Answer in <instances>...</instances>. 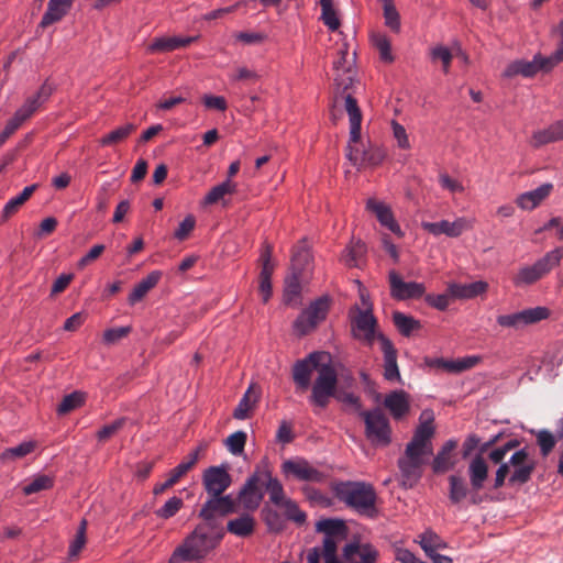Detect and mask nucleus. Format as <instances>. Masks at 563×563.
Wrapping results in <instances>:
<instances>
[{
    "mask_svg": "<svg viewBox=\"0 0 563 563\" xmlns=\"http://www.w3.org/2000/svg\"><path fill=\"white\" fill-rule=\"evenodd\" d=\"M224 529L217 522L199 523L175 548L168 563L201 562L218 548L224 537Z\"/></svg>",
    "mask_w": 563,
    "mask_h": 563,
    "instance_id": "1",
    "label": "nucleus"
},
{
    "mask_svg": "<svg viewBox=\"0 0 563 563\" xmlns=\"http://www.w3.org/2000/svg\"><path fill=\"white\" fill-rule=\"evenodd\" d=\"M263 488L268 493L269 500L277 507H282L288 499L282 483L278 478L273 477L268 468H256L246 479L238 496L245 509L255 510L260 507L264 498Z\"/></svg>",
    "mask_w": 563,
    "mask_h": 563,
    "instance_id": "2",
    "label": "nucleus"
},
{
    "mask_svg": "<svg viewBox=\"0 0 563 563\" xmlns=\"http://www.w3.org/2000/svg\"><path fill=\"white\" fill-rule=\"evenodd\" d=\"M316 531L323 533L322 548L314 547L307 554L308 563H341L338 547L347 539L349 529L341 519H322L316 523Z\"/></svg>",
    "mask_w": 563,
    "mask_h": 563,
    "instance_id": "3",
    "label": "nucleus"
},
{
    "mask_svg": "<svg viewBox=\"0 0 563 563\" xmlns=\"http://www.w3.org/2000/svg\"><path fill=\"white\" fill-rule=\"evenodd\" d=\"M336 498L358 515L376 518L377 494L372 484L366 482L346 481L338 483L334 488Z\"/></svg>",
    "mask_w": 563,
    "mask_h": 563,
    "instance_id": "4",
    "label": "nucleus"
},
{
    "mask_svg": "<svg viewBox=\"0 0 563 563\" xmlns=\"http://www.w3.org/2000/svg\"><path fill=\"white\" fill-rule=\"evenodd\" d=\"M534 470L536 462L530 459L526 449H521L515 452L508 462L499 465L495 474L494 488H501L507 477L510 486L523 485L531 479Z\"/></svg>",
    "mask_w": 563,
    "mask_h": 563,
    "instance_id": "5",
    "label": "nucleus"
},
{
    "mask_svg": "<svg viewBox=\"0 0 563 563\" xmlns=\"http://www.w3.org/2000/svg\"><path fill=\"white\" fill-rule=\"evenodd\" d=\"M563 257V250L555 249L548 252L533 265L521 267L514 276L512 283L517 287L528 286L537 283L558 266Z\"/></svg>",
    "mask_w": 563,
    "mask_h": 563,
    "instance_id": "6",
    "label": "nucleus"
},
{
    "mask_svg": "<svg viewBox=\"0 0 563 563\" xmlns=\"http://www.w3.org/2000/svg\"><path fill=\"white\" fill-rule=\"evenodd\" d=\"M365 423V435L374 445L386 446L391 442L389 420L380 409L362 411Z\"/></svg>",
    "mask_w": 563,
    "mask_h": 563,
    "instance_id": "7",
    "label": "nucleus"
},
{
    "mask_svg": "<svg viewBox=\"0 0 563 563\" xmlns=\"http://www.w3.org/2000/svg\"><path fill=\"white\" fill-rule=\"evenodd\" d=\"M338 375L331 365H321L318 377L311 386L310 402L319 408H325L330 398L335 395Z\"/></svg>",
    "mask_w": 563,
    "mask_h": 563,
    "instance_id": "8",
    "label": "nucleus"
},
{
    "mask_svg": "<svg viewBox=\"0 0 563 563\" xmlns=\"http://www.w3.org/2000/svg\"><path fill=\"white\" fill-rule=\"evenodd\" d=\"M352 333L355 339L362 340L366 345L372 346L374 340H378L376 332L377 320L374 317L372 309H361L354 306L350 312Z\"/></svg>",
    "mask_w": 563,
    "mask_h": 563,
    "instance_id": "9",
    "label": "nucleus"
},
{
    "mask_svg": "<svg viewBox=\"0 0 563 563\" xmlns=\"http://www.w3.org/2000/svg\"><path fill=\"white\" fill-rule=\"evenodd\" d=\"M282 473L286 478L296 479L307 483H323L327 478L325 474L314 467L303 457H294L285 460L280 466Z\"/></svg>",
    "mask_w": 563,
    "mask_h": 563,
    "instance_id": "10",
    "label": "nucleus"
},
{
    "mask_svg": "<svg viewBox=\"0 0 563 563\" xmlns=\"http://www.w3.org/2000/svg\"><path fill=\"white\" fill-rule=\"evenodd\" d=\"M427 412H422L420 416V423L413 432L412 439L407 443L406 451L410 453H417L423 456L431 455L432 450V438L434 435L433 417Z\"/></svg>",
    "mask_w": 563,
    "mask_h": 563,
    "instance_id": "11",
    "label": "nucleus"
},
{
    "mask_svg": "<svg viewBox=\"0 0 563 563\" xmlns=\"http://www.w3.org/2000/svg\"><path fill=\"white\" fill-rule=\"evenodd\" d=\"M329 310V302L325 298H319L303 310L295 321V330L305 335L313 330L322 320L325 319Z\"/></svg>",
    "mask_w": 563,
    "mask_h": 563,
    "instance_id": "12",
    "label": "nucleus"
},
{
    "mask_svg": "<svg viewBox=\"0 0 563 563\" xmlns=\"http://www.w3.org/2000/svg\"><path fill=\"white\" fill-rule=\"evenodd\" d=\"M236 503L231 495L208 496V499L199 510L198 517L202 523L216 522L217 516L225 517L235 512Z\"/></svg>",
    "mask_w": 563,
    "mask_h": 563,
    "instance_id": "13",
    "label": "nucleus"
},
{
    "mask_svg": "<svg viewBox=\"0 0 563 563\" xmlns=\"http://www.w3.org/2000/svg\"><path fill=\"white\" fill-rule=\"evenodd\" d=\"M549 316L550 310L548 308L534 307L511 314H501L497 318V323L505 328L519 329L545 320Z\"/></svg>",
    "mask_w": 563,
    "mask_h": 563,
    "instance_id": "14",
    "label": "nucleus"
},
{
    "mask_svg": "<svg viewBox=\"0 0 563 563\" xmlns=\"http://www.w3.org/2000/svg\"><path fill=\"white\" fill-rule=\"evenodd\" d=\"M475 220L467 217L456 218L453 222L442 220L439 222H422L421 228L428 233L439 236L445 234L449 238H457L474 227Z\"/></svg>",
    "mask_w": 563,
    "mask_h": 563,
    "instance_id": "15",
    "label": "nucleus"
},
{
    "mask_svg": "<svg viewBox=\"0 0 563 563\" xmlns=\"http://www.w3.org/2000/svg\"><path fill=\"white\" fill-rule=\"evenodd\" d=\"M232 477L228 466H210L202 474V485L208 496H219L231 486Z\"/></svg>",
    "mask_w": 563,
    "mask_h": 563,
    "instance_id": "16",
    "label": "nucleus"
},
{
    "mask_svg": "<svg viewBox=\"0 0 563 563\" xmlns=\"http://www.w3.org/2000/svg\"><path fill=\"white\" fill-rule=\"evenodd\" d=\"M423 455L410 453L405 450L404 456L398 460V467L401 474V484L406 488H412L422 476L424 464Z\"/></svg>",
    "mask_w": 563,
    "mask_h": 563,
    "instance_id": "17",
    "label": "nucleus"
},
{
    "mask_svg": "<svg viewBox=\"0 0 563 563\" xmlns=\"http://www.w3.org/2000/svg\"><path fill=\"white\" fill-rule=\"evenodd\" d=\"M52 93V86L45 81L34 95L25 99L11 119L21 126L49 99Z\"/></svg>",
    "mask_w": 563,
    "mask_h": 563,
    "instance_id": "18",
    "label": "nucleus"
},
{
    "mask_svg": "<svg viewBox=\"0 0 563 563\" xmlns=\"http://www.w3.org/2000/svg\"><path fill=\"white\" fill-rule=\"evenodd\" d=\"M206 450V445L201 444L191 453H189L181 463L174 467L164 483L154 486V495L163 494L165 490L172 488L179 479L185 476L198 462L199 455Z\"/></svg>",
    "mask_w": 563,
    "mask_h": 563,
    "instance_id": "19",
    "label": "nucleus"
},
{
    "mask_svg": "<svg viewBox=\"0 0 563 563\" xmlns=\"http://www.w3.org/2000/svg\"><path fill=\"white\" fill-rule=\"evenodd\" d=\"M378 556L379 552L374 545L355 540L343 547L341 563H376Z\"/></svg>",
    "mask_w": 563,
    "mask_h": 563,
    "instance_id": "20",
    "label": "nucleus"
},
{
    "mask_svg": "<svg viewBox=\"0 0 563 563\" xmlns=\"http://www.w3.org/2000/svg\"><path fill=\"white\" fill-rule=\"evenodd\" d=\"M320 356V353L313 352L294 364L292 379L297 390L306 391L310 387L312 372L321 366Z\"/></svg>",
    "mask_w": 563,
    "mask_h": 563,
    "instance_id": "21",
    "label": "nucleus"
},
{
    "mask_svg": "<svg viewBox=\"0 0 563 563\" xmlns=\"http://www.w3.org/2000/svg\"><path fill=\"white\" fill-rule=\"evenodd\" d=\"M358 143H350L347 146V158L356 167H367L379 165L385 156V151L379 146H369L367 150H360Z\"/></svg>",
    "mask_w": 563,
    "mask_h": 563,
    "instance_id": "22",
    "label": "nucleus"
},
{
    "mask_svg": "<svg viewBox=\"0 0 563 563\" xmlns=\"http://www.w3.org/2000/svg\"><path fill=\"white\" fill-rule=\"evenodd\" d=\"M389 285L390 295L397 300L420 298L426 291L423 284L416 282H404L395 271L389 273Z\"/></svg>",
    "mask_w": 563,
    "mask_h": 563,
    "instance_id": "23",
    "label": "nucleus"
},
{
    "mask_svg": "<svg viewBox=\"0 0 563 563\" xmlns=\"http://www.w3.org/2000/svg\"><path fill=\"white\" fill-rule=\"evenodd\" d=\"M378 341L380 343V350L383 352V376L387 382L394 383H402L401 376L399 372V367L397 364V350L395 349L393 342L386 338L383 333L378 334Z\"/></svg>",
    "mask_w": 563,
    "mask_h": 563,
    "instance_id": "24",
    "label": "nucleus"
},
{
    "mask_svg": "<svg viewBox=\"0 0 563 563\" xmlns=\"http://www.w3.org/2000/svg\"><path fill=\"white\" fill-rule=\"evenodd\" d=\"M468 476L472 487V504L477 505L481 499L478 492L484 488L488 478V465L482 455H476L468 464Z\"/></svg>",
    "mask_w": 563,
    "mask_h": 563,
    "instance_id": "25",
    "label": "nucleus"
},
{
    "mask_svg": "<svg viewBox=\"0 0 563 563\" xmlns=\"http://www.w3.org/2000/svg\"><path fill=\"white\" fill-rule=\"evenodd\" d=\"M366 209L375 214L383 227L387 228L399 238L404 236V232L395 220L394 213L388 205L374 198H369L366 201Z\"/></svg>",
    "mask_w": 563,
    "mask_h": 563,
    "instance_id": "26",
    "label": "nucleus"
},
{
    "mask_svg": "<svg viewBox=\"0 0 563 563\" xmlns=\"http://www.w3.org/2000/svg\"><path fill=\"white\" fill-rule=\"evenodd\" d=\"M384 406L395 420H400L410 410V397L402 389L394 390L386 395Z\"/></svg>",
    "mask_w": 563,
    "mask_h": 563,
    "instance_id": "27",
    "label": "nucleus"
},
{
    "mask_svg": "<svg viewBox=\"0 0 563 563\" xmlns=\"http://www.w3.org/2000/svg\"><path fill=\"white\" fill-rule=\"evenodd\" d=\"M553 190V184H542L537 189L526 191L519 195L516 199L517 206L522 210H533L545 200Z\"/></svg>",
    "mask_w": 563,
    "mask_h": 563,
    "instance_id": "28",
    "label": "nucleus"
},
{
    "mask_svg": "<svg viewBox=\"0 0 563 563\" xmlns=\"http://www.w3.org/2000/svg\"><path fill=\"white\" fill-rule=\"evenodd\" d=\"M75 0H49L46 12L40 22L41 27H47L62 21L70 11Z\"/></svg>",
    "mask_w": 563,
    "mask_h": 563,
    "instance_id": "29",
    "label": "nucleus"
},
{
    "mask_svg": "<svg viewBox=\"0 0 563 563\" xmlns=\"http://www.w3.org/2000/svg\"><path fill=\"white\" fill-rule=\"evenodd\" d=\"M539 70H545L544 62L540 55L534 56L532 60H516L507 66L504 71L505 77H514L522 75L523 77H531Z\"/></svg>",
    "mask_w": 563,
    "mask_h": 563,
    "instance_id": "30",
    "label": "nucleus"
},
{
    "mask_svg": "<svg viewBox=\"0 0 563 563\" xmlns=\"http://www.w3.org/2000/svg\"><path fill=\"white\" fill-rule=\"evenodd\" d=\"M488 284L483 280H477L471 284L451 283L448 286V291L454 299H472L487 291Z\"/></svg>",
    "mask_w": 563,
    "mask_h": 563,
    "instance_id": "31",
    "label": "nucleus"
},
{
    "mask_svg": "<svg viewBox=\"0 0 563 563\" xmlns=\"http://www.w3.org/2000/svg\"><path fill=\"white\" fill-rule=\"evenodd\" d=\"M345 110L350 120V143H358L361 140L362 113L356 99L346 95Z\"/></svg>",
    "mask_w": 563,
    "mask_h": 563,
    "instance_id": "32",
    "label": "nucleus"
},
{
    "mask_svg": "<svg viewBox=\"0 0 563 563\" xmlns=\"http://www.w3.org/2000/svg\"><path fill=\"white\" fill-rule=\"evenodd\" d=\"M457 446L456 440H448L441 450L437 453L432 462V470L437 474L445 473L451 470L455 462L453 460V451Z\"/></svg>",
    "mask_w": 563,
    "mask_h": 563,
    "instance_id": "33",
    "label": "nucleus"
},
{
    "mask_svg": "<svg viewBox=\"0 0 563 563\" xmlns=\"http://www.w3.org/2000/svg\"><path fill=\"white\" fill-rule=\"evenodd\" d=\"M255 526V518L252 515L244 512L228 521L227 531L239 538H247L254 533Z\"/></svg>",
    "mask_w": 563,
    "mask_h": 563,
    "instance_id": "34",
    "label": "nucleus"
},
{
    "mask_svg": "<svg viewBox=\"0 0 563 563\" xmlns=\"http://www.w3.org/2000/svg\"><path fill=\"white\" fill-rule=\"evenodd\" d=\"M161 277L162 273L159 271H153L145 278L141 279L128 297L129 305L134 306L143 300L147 292L158 284Z\"/></svg>",
    "mask_w": 563,
    "mask_h": 563,
    "instance_id": "35",
    "label": "nucleus"
},
{
    "mask_svg": "<svg viewBox=\"0 0 563 563\" xmlns=\"http://www.w3.org/2000/svg\"><path fill=\"white\" fill-rule=\"evenodd\" d=\"M563 140V121H556L548 129L536 131L532 134L531 145L533 147H541L548 143Z\"/></svg>",
    "mask_w": 563,
    "mask_h": 563,
    "instance_id": "36",
    "label": "nucleus"
},
{
    "mask_svg": "<svg viewBox=\"0 0 563 563\" xmlns=\"http://www.w3.org/2000/svg\"><path fill=\"white\" fill-rule=\"evenodd\" d=\"M37 185L26 186L16 197L11 198L3 207L2 221L9 220L31 198Z\"/></svg>",
    "mask_w": 563,
    "mask_h": 563,
    "instance_id": "37",
    "label": "nucleus"
},
{
    "mask_svg": "<svg viewBox=\"0 0 563 563\" xmlns=\"http://www.w3.org/2000/svg\"><path fill=\"white\" fill-rule=\"evenodd\" d=\"M449 498L452 504H460L468 495L472 497V488L470 489L465 479L457 475L449 476Z\"/></svg>",
    "mask_w": 563,
    "mask_h": 563,
    "instance_id": "38",
    "label": "nucleus"
},
{
    "mask_svg": "<svg viewBox=\"0 0 563 563\" xmlns=\"http://www.w3.org/2000/svg\"><path fill=\"white\" fill-rule=\"evenodd\" d=\"M195 41V37H162L155 40L150 49L152 52H170L180 47H186Z\"/></svg>",
    "mask_w": 563,
    "mask_h": 563,
    "instance_id": "39",
    "label": "nucleus"
},
{
    "mask_svg": "<svg viewBox=\"0 0 563 563\" xmlns=\"http://www.w3.org/2000/svg\"><path fill=\"white\" fill-rule=\"evenodd\" d=\"M257 399L258 396L256 391L252 387H249L234 409L233 417L239 420L246 419L250 411L255 407Z\"/></svg>",
    "mask_w": 563,
    "mask_h": 563,
    "instance_id": "40",
    "label": "nucleus"
},
{
    "mask_svg": "<svg viewBox=\"0 0 563 563\" xmlns=\"http://www.w3.org/2000/svg\"><path fill=\"white\" fill-rule=\"evenodd\" d=\"M366 252L364 243L361 241L352 242L343 252L341 261L349 267H357Z\"/></svg>",
    "mask_w": 563,
    "mask_h": 563,
    "instance_id": "41",
    "label": "nucleus"
},
{
    "mask_svg": "<svg viewBox=\"0 0 563 563\" xmlns=\"http://www.w3.org/2000/svg\"><path fill=\"white\" fill-rule=\"evenodd\" d=\"M321 21L332 32L336 31L340 25V19L334 9L333 0H320Z\"/></svg>",
    "mask_w": 563,
    "mask_h": 563,
    "instance_id": "42",
    "label": "nucleus"
},
{
    "mask_svg": "<svg viewBox=\"0 0 563 563\" xmlns=\"http://www.w3.org/2000/svg\"><path fill=\"white\" fill-rule=\"evenodd\" d=\"M135 130L136 125L134 123L121 125L102 136L100 144L103 146L118 144L129 137Z\"/></svg>",
    "mask_w": 563,
    "mask_h": 563,
    "instance_id": "43",
    "label": "nucleus"
},
{
    "mask_svg": "<svg viewBox=\"0 0 563 563\" xmlns=\"http://www.w3.org/2000/svg\"><path fill=\"white\" fill-rule=\"evenodd\" d=\"M312 260L310 250L306 242H300L294 250L291 262L294 271L301 273Z\"/></svg>",
    "mask_w": 563,
    "mask_h": 563,
    "instance_id": "44",
    "label": "nucleus"
},
{
    "mask_svg": "<svg viewBox=\"0 0 563 563\" xmlns=\"http://www.w3.org/2000/svg\"><path fill=\"white\" fill-rule=\"evenodd\" d=\"M393 321L404 336H409L412 331L418 330L421 327L418 320L400 311H395L393 313Z\"/></svg>",
    "mask_w": 563,
    "mask_h": 563,
    "instance_id": "45",
    "label": "nucleus"
},
{
    "mask_svg": "<svg viewBox=\"0 0 563 563\" xmlns=\"http://www.w3.org/2000/svg\"><path fill=\"white\" fill-rule=\"evenodd\" d=\"M236 185L231 181V179H227L225 181L214 186L206 196L207 203H216L220 201L225 195H231L235 192Z\"/></svg>",
    "mask_w": 563,
    "mask_h": 563,
    "instance_id": "46",
    "label": "nucleus"
},
{
    "mask_svg": "<svg viewBox=\"0 0 563 563\" xmlns=\"http://www.w3.org/2000/svg\"><path fill=\"white\" fill-rule=\"evenodd\" d=\"M184 507V500L180 497L173 496L161 508L155 510L157 518L167 520L174 517Z\"/></svg>",
    "mask_w": 563,
    "mask_h": 563,
    "instance_id": "47",
    "label": "nucleus"
},
{
    "mask_svg": "<svg viewBox=\"0 0 563 563\" xmlns=\"http://www.w3.org/2000/svg\"><path fill=\"white\" fill-rule=\"evenodd\" d=\"M386 25L394 32L400 30V16L393 0H382Z\"/></svg>",
    "mask_w": 563,
    "mask_h": 563,
    "instance_id": "48",
    "label": "nucleus"
},
{
    "mask_svg": "<svg viewBox=\"0 0 563 563\" xmlns=\"http://www.w3.org/2000/svg\"><path fill=\"white\" fill-rule=\"evenodd\" d=\"M374 46L379 52V57L385 63H393L394 56L391 54V45L388 37L384 34H374L372 36Z\"/></svg>",
    "mask_w": 563,
    "mask_h": 563,
    "instance_id": "49",
    "label": "nucleus"
},
{
    "mask_svg": "<svg viewBox=\"0 0 563 563\" xmlns=\"http://www.w3.org/2000/svg\"><path fill=\"white\" fill-rule=\"evenodd\" d=\"M35 445L33 442H23L14 448L7 449L1 455L0 460L2 462L13 461L16 459H21L30 454L34 450Z\"/></svg>",
    "mask_w": 563,
    "mask_h": 563,
    "instance_id": "50",
    "label": "nucleus"
},
{
    "mask_svg": "<svg viewBox=\"0 0 563 563\" xmlns=\"http://www.w3.org/2000/svg\"><path fill=\"white\" fill-rule=\"evenodd\" d=\"M86 530H87V521L85 519H82L77 529L74 540L69 544L68 554H69L70 559L76 558L80 553V551L84 549V547L86 544Z\"/></svg>",
    "mask_w": 563,
    "mask_h": 563,
    "instance_id": "51",
    "label": "nucleus"
},
{
    "mask_svg": "<svg viewBox=\"0 0 563 563\" xmlns=\"http://www.w3.org/2000/svg\"><path fill=\"white\" fill-rule=\"evenodd\" d=\"M53 486V478L48 475H37L29 484L23 487L25 495H32L42 490H46Z\"/></svg>",
    "mask_w": 563,
    "mask_h": 563,
    "instance_id": "52",
    "label": "nucleus"
},
{
    "mask_svg": "<svg viewBox=\"0 0 563 563\" xmlns=\"http://www.w3.org/2000/svg\"><path fill=\"white\" fill-rule=\"evenodd\" d=\"M534 434L537 438V443L540 446L541 454L543 456H548L556 444L555 437L545 429L539 430L534 432Z\"/></svg>",
    "mask_w": 563,
    "mask_h": 563,
    "instance_id": "53",
    "label": "nucleus"
},
{
    "mask_svg": "<svg viewBox=\"0 0 563 563\" xmlns=\"http://www.w3.org/2000/svg\"><path fill=\"white\" fill-rule=\"evenodd\" d=\"M430 56L433 62L440 60L442 63V68H443L444 74L449 73V69H450V66L452 63V58H453V54L451 53V51L448 47H445L443 45H437L431 48Z\"/></svg>",
    "mask_w": 563,
    "mask_h": 563,
    "instance_id": "54",
    "label": "nucleus"
},
{
    "mask_svg": "<svg viewBox=\"0 0 563 563\" xmlns=\"http://www.w3.org/2000/svg\"><path fill=\"white\" fill-rule=\"evenodd\" d=\"M246 438L244 431H236L227 438L225 445L233 455H240L244 451Z\"/></svg>",
    "mask_w": 563,
    "mask_h": 563,
    "instance_id": "55",
    "label": "nucleus"
},
{
    "mask_svg": "<svg viewBox=\"0 0 563 563\" xmlns=\"http://www.w3.org/2000/svg\"><path fill=\"white\" fill-rule=\"evenodd\" d=\"M82 402H84L82 394H80L78 391L71 393L63 398V400L60 401V404L57 407V412L59 415H66L70 411H73L74 409L78 408L79 406H81Z\"/></svg>",
    "mask_w": 563,
    "mask_h": 563,
    "instance_id": "56",
    "label": "nucleus"
},
{
    "mask_svg": "<svg viewBox=\"0 0 563 563\" xmlns=\"http://www.w3.org/2000/svg\"><path fill=\"white\" fill-rule=\"evenodd\" d=\"M272 255H273V246L269 244H266L265 247L262 251L260 261H261V273L258 278H272V274L274 272V263L272 262Z\"/></svg>",
    "mask_w": 563,
    "mask_h": 563,
    "instance_id": "57",
    "label": "nucleus"
},
{
    "mask_svg": "<svg viewBox=\"0 0 563 563\" xmlns=\"http://www.w3.org/2000/svg\"><path fill=\"white\" fill-rule=\"evenodd\" d=\"M420 545L426 554L433 553L440 548L445 547L440 537L433 532H424L420 536Z\"/></svg>",
    "mask_w": 563,
    "mask_h": 563,
    "instance_id": "58",
    "label": "nucleus"
},
{
    "mask_svg": "<svg viewBox=\"0 0 563 563\" xmlns=\"http://www.w3.org/2000/svg\"><path fill=\"white\" fill-rule=\"evenodd\" d=\"M280 508H284L287 519L296 522L297 525H303L306 522V514L299 509L298 505L294 500L288 498Z\"/></svg>",
    "mask_w": 563,
    "mask_h": 563,
    "instance_id": "59",
    "label": "nucleus"
},
{
    "mask_svg": "<svg viewBox=\"0 0 563 563\" xmlns=\"http://www.w3.org/2000/svg\"><path fill=\"white\" fill-rule=\"evenodd\" d=\"M300 291H301V286H300L299 277L297 274H294L291 277H289L286 280L285 292H284L285 301L287 303L294 302L299 297Z\"/></svg>",
    "mask_w": 563,
    "mask_h": 563,
    "instance_id": "60",
    "label": "nucleus"
},
{
    "mask_svg": "<svg viewBox=\"0 0 563 563\" xmlns=\"http://www.w3.org/2000/svg\"><path fill=\"white\" fill-rule=\"evenodd\" d=\"M125 422H126V418L122 417V418L114 420L113 422H111L109 424L103 426L97 432L98 440L107 441L112 435H114L118 431H120L125 426Z\"/></svg>",
    "mask_w": 563,
    "mask_h": 563,
    "instance_id": "61",
    "label": "nucleus"
},
{
    "mask_svg": "<svg viewBox=\"0 0 563 563\" xmlns=\"http://www.w3.org/2000/svg\"><path fill=\"white\" fill-rule=\"evenodd\" d=\"M451 298L452 297L448 291L446 294H440V295L428 294V295H426L424 300L432 308H435L440 311H444L448 309Z\"/></svg>",
    "mask_w": 563,
    "mask_h": 563,
    "instance_id": "62",
    "label": "nucleus"
},
{
    "mask_svg": "<svg viewBox=\"0 0 563 563\" xmlns=\"http://www.w3.org/2000/svg\"><path fill=\"white\" fill-rule=\"evenodd\" d=\"M264 520L271 531L279 532L284 528L279 514L273 509L264 510Z\"/></svg>",
    "mask_w": 563,
    "mask_h": 563,
    "instance_id": "63",
    "label": "nucleus"
},
{
    "mask_svg": "<svg viewBox=\"0 0 563 563\" xmlns=\"http://www.w3.org/2000/svg\"><path fill=\"white\" fill-rule=\"evenodd\" d=\"M196 224L195 217L189 214L178 225L175 231V238L183 241L188 238L190 232L194 230Z\"/></svg>",
    "mask_w": 563,
    "mask_h": 563,
    "instance_id": "64",
    "label": "nucleus"
}]
</instances>
